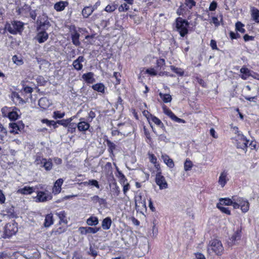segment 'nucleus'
I'll return each mask as SVG.
<instances>
[{"label": "nucleus", "mask_w": 259, "mask_h": 259, "mask_svg": "<svg viewBox=\"0 0 259 259\" xmlns=\"http://www.w3.org/2000/svg\"><path fill=\"white\" fill-rule=\"evenodd\" d=\"M63 180L62 179H58L54 183V185L53 187V193L54 194H58L61 192V186L63 184Z\"/></svg>", "instance_id": "nucleus-22"}, {"label": "nucleus", "mask_w": 259, "mask_h": 259, "mask_svg": "<svg viewBox=\"0 0 259 259\" xmlns=\"http://www.w3.org/2000/svg\"><path fill=\"white\" fill-rule=\"evenodd\" d=\"M149 158L151 163H153L157 171L160 170V164L157 161V159L154 154L149 153Z\"/></svg>", "instance_id": "nucleus-29"}, {"label": "nucleus", "mask_w": 259, "mask_h": 259, "mask_svg": "<svg viewBox=\"0 0 259 259\" xmlns=\"http://www.w3.org/2000/svg\"><path fill=\"white\" fill-rule=\"evenodd\" d=\"M12 61L14 64L18 66L22 65L24 63L22 58L16 55L12 57Z\"/></svg>", "instance_id": "nucleus-49"}, {"label": "nucleus", "mask_w": 259, "mask_h": 259, "mask_svg": "<svg viewBox=\"0 0 259 259\" xmlns=\"http://www.w3.org/2000/svg\"><path fill=\"white\" fill-rule=\"evenodd\" d=\"M144 134L146 137V142L150 147H152L153 146V141L151 137L150 133L146 128H144Z\"/></svg>", "instance_id": "nucleus-43"}, {"label": "nucleus", "mask_w": 259, "mask_h": 259, "mask_svg": "<svg viewBox=\"0 0 259 259\" xmlns=\"http://www.w3.org/2000/svg\"><path fill=\"white\" fill-rule=\"evenodd\" d=\"M217 207L222 212L229 215L231 214V212L229 208L222 206V205L219 203L217 204Z\"/></svg>", "instance_id": "nucleus-48"}, {"label": "nucleus", "mask_w": 259, "mask_h": 259, "mask_svg": "<svg viewBox=\"0 0 259 259\" xmlns=\"http://www.w3.org/2000/svg\"><path fill=\"white\" fill-rule=\"evenodd\" d=\"M36 81L38 85L40 86H44L46 85L47 83V81L45 80V78L42 76H38L36 79Z\"/></svg>", "instance_id": "nucleus-54"}, {"label": "nucleus", "mask_w": 259, "mask_h": 259, "mask_svg": "<svg viewBox=\"0 0 259 259\" xmlns=\"http://www.w3.org/2000/svg\"><path fill=\"white\" fill-rule=\"evenodd\" d=\"M93 12L92 7H86L82 11V14L83 16H89Z\"/></svg>", "instance_id": "nucleus-51"}, {"label": "nucleus", "mask_w": 259, "mask_h": 259, "mask_svg": "<svg viewBox=\"0 0 259 259\" xmlns=\"http://www.w3.org/2000/svg\"><path fill=\"white\" fill-rule=\"evenodd\" d=\"M26 82L25 80H22L21 81V84L22 87L20 92L23 94H29L30 96H31V93L33 92L32 88L26 85Z\"/></svg>", "instance_id": "nucleus-26"}, {"label": "nucleus", "mask_w": 259, "mask_h": 259, "mask_svg": "<svg viewBox=\"0 0 259 259\" xmlns=\"http://www.w3.org/2000/svg\"><path fill=\"white\" fill-rule=\"evenodd\" d=\"M237 198V196L236 195L233 196L231 198L228 197L222 198L220 199V203L219 204L228 206L231 205L234 209V207H237V203H236Z\"/></svg>", "instance_id": "nucleus-15"}, {"label": "nucleus", "mask_w": 259, "mask_h": 259, "mask_svg": "<svg viewBox=\"0 0 259 259\" xmlns=\"http://www.w3.org/2000/svg\"><path fill=\"white\" fill-rule=\"evenodd\" d=\"M82 78L87 83H93L95 81V79L94 78V74L92 72H89L86 73H84L82 75Z\"/></svg>", "instance_id": "nucleus-24"}, {"label": "nucleus", "mask_w": 259, "mask_h": 259, "mask_svg": "<svg viewBox=\"0 0 259 259\" xmlns=\"http://www.w3.org/2000/svg\"><path fill=\"white\" fill-rule=\"evenodd\" d=\"M196 79L197 80V82L203 88H206L207 87V84L204 81V80L199 77H196Z\"/></svg>", "instance_id": "nucleus-61"}, {"label": "nucleus", "mask_w": 259, "mask_h": 259, "mask_svg": "<svg viewBox=\"0 0 259 259\" xmlns=\"http://www.w3.org/2000/svg\"><path fill=\"white\" fill-rule=\"evenodd\" d=\"M117 169V175H116V176L118 177L119 179V182L120 183V184L121 185L127 183V180L125 176H124V175L121 171L119 170L118 168Z\"/></svg>", "instance_id": "nucleus-42"}, {"label": "nucleus", "mask_w": 259, "mask_h": 259, "mask_svg": "<svg viewBox=\"0 0 259 259\" xmlns=\"http://www.w3.org/2000/svg\"><path fill=\"white\" fill-rule=\"evenodd\" d=\"M192 162L188 159H187L184 163V169L185 171L190 170L193 167Z\"/></svg>", "instance_id": "nucleus-53"}, {"label": "nucleus", "mask_w": 259, "mask_h": 259, "mask_svg": "<svg viewBox=\"0 0 259 259\" xmlns=\"http://www.w3.org/2000/svg\"><path fill=\"white\" fill-rule=\"evenodd\" d=\"M84 60L83 56H80L76 60H74L72 63L74 69L77 71L81 70L83 68L82 63L84 62Z\"/></svg>", "instance_id": "nucleus-18"}, {"label": "nucleus", "mask_w": 259, "mask_h": 259, "mask_svg": "<svg viewBox=\"0 0 259 259\" xmlns=\"http://www.w3.org/2000/svg\"><path fill=\"white\" fill-rule=\"evenodd\" d=\"M50 24L49 22H45L43 23H40L37 27V32L36 39L40 44L45 42L49 38V35L46 32V30L50 27Z\"/></svg>", "instance_id": "nucleus-4"}, {"label": "nucleus", "mask_w": 259, "mask_h": 259, "mask_svg": "<svg viewBox=\"0 0 259 259\" xmlns=\"http://www.w3.org/2000/svg\"><path fill=\"white\" fill-rule=\"evenodd\" d=\"M34 191L35 189L33 187L24 186L23 188L18 189L17 193L22 195H30Z\"/></svg>", "instance_id": "nucleus-25"}, {"label": "nucleus", "mask_w": 259, "mask_h": 259, "mask_svg": "<svg viewBox=\"0 0 259 259\" xmlns=\"http://www.w3.org/2000/svg\"><path fill=\"white\" fill-rule=\"evenodd\" d=\"M244 25L240 21H238L235 24V30L240 32L242 33H244L246 31L244 28Z\"/></svg>", "instance_id": "nucleus-46"}, {"label": "nucleus", "mask_w": 259, "mask_h": 259, "mask_svg": "<svg viewBox=\"0 0 259 259\" xmlns=\"http://www.w3.org/2000/svg\"><path fill=\"white\" fill-rule=\"evenodd\" d=\"M10 133L13 134H17L24 129L25 125L22 121H18L16 122H11L9 124Z\"/></svg>", "instance_id": "nucleus-11"}, {"label": "nucleus", "mask_w": 259, "mask_h": 259, "mask_svg": "<svg viewBox=\"0 0 259 259\" xmlns=\"http://www.w3.org/2000/svg\"><path fill=\"white\" fill-rule=\"evenodd\" d=\"M12 108L8 107L7 106L2 108L1 111L3 116L4 117H8L9 116V112L11 111Z\"/></svg>", "instance_id": "nucleus-56"}, {"label": "nucleus", "mask_w": 259, "mask_h": 259, "mask_svg": "<svg viewBox=\"0 0 259 259\" xmlns=\"http://www.w3.org/2000/svg\"><path fill=\"white\" fill-rule=\"evenodd\" d=\"M36 193L37 195L34 199L36 202H45L53 198L52 193L47 189H45L44 191H36Z\"/></svg>", "instance_id": "nucleus-6"}, {"label": "nucleus", "mask_w": 259, "mask_h": 259, "mask_svg": "<svg viewBox=\"0 0 259 259\" xmlns=\"http://www.w3.org/2000/svg\"><path fill=\"white\" fill-rule=\"evenodd\" d=\"M236 203H237V207H234V209L240 208L242 213L247 212L250 207V204L249 201L245 198L237 196Z\"/></svg>", "instance_id": "nucleus-9"}, {"label": "nucleus", "mask_w": 259, "mask_h": 259, "mask_svg": "<svg viewBox=\"0 0 259 259\" xmlns=\"http://www.w3.org/2000/svg\"><path fill=\"white\" fill-rule=\"evenodd\" d=\"M67 127L68 133L74 134L75 133L76 128H77V123L75 122L69 123Z\"/></svg>", "instance_id": "nucleus-47"}, {"label": "nucleus", "mask_w": 259, "mask_h": 259, "mask_svg": "<svg viewBox=\"0 0 259 259\" xmlns=\"http://www.w3.org/2000/svg\"><path fill=\"white\" fill-rule=\"evenodd\" d=\"M16 109L17 108L15 107L14 109L12 108L11 111L9 112V116L7 118H8L11 121H15L19 117L18 114L16 111Z\"/></svg>", "instance_id": "nucleus-39"}, {"label": "nucleus", "mask_w": 259, "mask_h": 259, "mask_svg": "<svg viewBox=\"0 0 259 259\" xmlns=\"http://www.w3.org/2000/svg\"><path fill=\"white\" fill-rule=\"evenodd\" d=\"M117 8V6L114 4L109 5L106 6L105 9V10L108 12H111L114 11Z\"/></svg>", "instance_id": "nucleus-60"}, {"label": "nucleus", "mask_w": 259, "mask_h": 259, "mask_svg": "<svg viewBox=\"0 0 259 259\" xmlns=\"http://www.w3.org/2000/svg\"><path fill=\"white\" fill-rule=\"evenodd\" d=\"M79 34L76 31L71 34L72 42L75 46H79L80 44L79 40Z\"/></svg>", "instance_id": "nucleus-38"}, {"label": "nucleus", "mask_w": 259, "mask_h": 259, "mask_svg": "<svg viewBox=\"0 0 259 259\" xmlns=\"http://www.w3.org/2000/svg\"><path fill=\"white\" fill-rule=\"evenodd\" d=\"M241 75L240 77L243 80H246L251 75V71L247 68L245 66H243L240 70Z\"/></svg>", "instance_id": "nucleus-23"}, {"label": "nucleus", "mask_w": 259, "mask_h": 259, "mask_svg": "<svg viewBox=\"0 0 259 259\" xmlns=\"http://www.w3.org/2000/svg\"><path fill=\"white\" fill-rule=\"evenodd\" d=\"M242 235V231L241 229H238L232 236L230 238V240L232 244H235V242L240 240Z\"/></svg>", "instance_id": "nucleus-27"}, {"label": "nucleus", "mask_w": 259, "mask_h": 259, "mask_svg": "<svg viewBox=\"0 0 259 259\" xmlns=\"http://www.w3.org/2000/svg\"><path fill=\"white\" fill-rule=\"evenodd\" d=\"M162 157L164 162L168 167L173 168L175 166V164L172 159L170 158L168 155L166 154L162 155Z\"/></svg>", "instance_id": "nucleus-36"}, {"label": "nucleus", "mask_w": 259, "mask_h": 259, "mask_svg": "<svg viewBox=\"0 0 259 259\" xmlns=\"http://www.w3.org/2000/svg\"><path fill=\"white\" fill-rule=\"evenodd\" d=\"M23 23L20 21H13L11 23L7 22L5 24V28L10 33L16 34L22 32L23 30Z\"/></svg>", "instance_id": "nucleus-5"}, {"label": "nucleus", "mask_w": 259, "mask_h": 259, "mask_svg": "<svg viewBox=\"0 0 259 259\" xmlns=\"http://www.w3.org/2000/svg\"><path fill=\"white\" fill-rule=\"evenodd\" d=\"M175 27L181 37H185L189 32L190 23L182 17H177L175 20Z\"/></svg>", "instance_id": "nucleus-3"}, {"label": "nucleus", "mask_w": 259, "mask_h": 259, "mask_svg": "<svg viewBox=\"0 0 259 259\" xmlns=\"http://www.w3.org/2000/svg\"><path fill=\"white\" fill-rule=\"evenodd\" d=\"M235 140L236 147L238 149H241L247 151L249 140L243 134H239L234 138Z\"/></svg>", "instance_id": "nucleus-7"}, {"label": "nucleus", "mask_w": 259, "mask_h": 259, "mask_svg": "<svg viewBox=\"0 0 259 259\" xmlns=\"http://www.w3.org/2000/svg\"><path fill=\"white\" fill-rule=\"evenodd\" d=\"M99 223L97 217L91 216L87 220V224L90 226H96Z\"/></svg>", "instance_id": "nucleus-41"}, {"label": "nucleus", "mask_w": 259, "mask_h": 259, "mask_svg": "<svg viewBox=\"0 0 259 259\" xmlns=\"http://www.w3.org/2000/svg\"><path fill=\"white\" fill-rule=\"evenodd\" d=\"M100 230V227H80L78 230L81 235L95 234Z\"/></svg>", "instance_id": "nucleus-16"}, {"label": "nucleus", "mask_w": 259, "mask_h": 259, "mask_svg": "<svg viewBox=\"0 0 259 259\" xmlns=\"http://www.w3.org/2000/svg\"><path fill=\"white\" fill-rule=\"evenodd\" d=\"M56 215L59 219L58 223L59 225H61L62 224L67 225L68 220L67 219V213L65 210H61L59 212H57L56 213Z\"/></svg>", "instance_id": "nucleus-20"}, {"label": "nucleus", "mask_w": 259, "mask_h": 259, "mask_svg": "<svg viewBox=\"0 0 259 259\" xmlns=\"http://www.w3.org/2000/svg\"><path fill=\"white\" fill-rule=\"evenodd\" d=\"M79 120L77 123V130L79 132L85 134L90 129V123L84 117L80 118Z\"/></svg>", "instance_id": "nucleus-13"}, {"label": "nucleus", "mask_w": 259, "mask_h": 259, "mask_svg": "<svg viewBox=\"0 0 259 259\" xmlns=\"http://www.w3.org/2000/svg\"><path fill=\"white\" fill-rule=\"evenodd\" d=\"M91 201L94 204L98 203L100 205H105L107 204L106 201L104 198H100L98 195H94L91 197Z\"/></svg>", "instance_id": "nucleus-32"}, {"label": "nucleus", "mask_w": 259, "mask_h": 259, "mask_svg": "<svg viewBox=\"0 0 259 259\" xmlns=\"http://www.w3.org/2000/svg\"><path fill=\"white\" fill-rule=\"evenodd\" d=\"M57 122L58 124L62 125L65 127H67L69 124L66 119L57 120Z\"/></svg>", "instance_id": "nucleus-62"}, {"label": "nucleus", "mask_w": 259, "mask_h": 259, "mask_svg": "<svg viewBox=\"0 0 259 259\" xmlns=\"http://www.w3.org/2000/svg\"><path fill=\"white\" fill-rule=\"evenodd\" d=\"M65 113L64 112H61L60 111H55L53 112V117L55 119L62 118L64 117Z\"/></svg>", "instance_id": "nucleus-55"}, {"label": "nucleus", "mask_w": 259, "mask_h": 259, "mask_svg": "<svg viewBox=\"0 0 259 259\" xmlns=\"http://www.w3.org/2000/svg\"><path fill=\"white\" fill-rule=\"evenodd\" d=\"M251 16H259V10L254 7H251Z\"/></svg>", "instance_id": "nucleus-64"}, {"label": "nucleus", "mask_w": 259, "mask_h": 259, "mask_svg": "<svg viewBox=\"0 0 259 259\" xmlns=\"http://www.w3.org/2000/svg\"><path fill=\"white\" fill-rule=\"evenodd\" d=\"M158 95L164 103H170L172 101V97L169 94H163L160 92Z\"/></svg>", "instance_id": "nucleus-34"}, {"label": "nucleus", "mask_w": 259, "mask_h": 259, "mask_svg": "<svg viewBox=\"0 0 259 259\" xmlns=\"http://www.w3.org/2000/svg\"><path fill=\"white\" fill-rule=\"evenodd\" d=\"M54 215L52 212L47 214L45 215V221L44 223V226L45 228H49L54 223Z\"/></svg>", "instance_id": "nucleus-19"}, {"label": "nucleus", "mask_w": 259, "mask_h": 259, "mask_svg": "<svg viewBox=\"0 0 259 259\" xmlns=\"http://www.w3.org/2000/svg\"><path fill=\"white\" fill-rule=\"evenodd\" d=\"M18 224L13 221L12 223H7L4 229V234L6 237L10 238L18 232Z\"/></svg>", "instance_id": "nucleus-8"}, {"label": "nucleus", "mask_w": 259, "mask_h": 259, "mask_svg": "<svg viewBox=\"0 0 259 259\" xmlns=\"http://www.w3.org/2000/svg\"><path fill=\"white\" fill-rule=\"evenodd\" d=\"M7 128L0 123V140L4 141V139L7 137Z\"/></svg>", "instance_id": "nucleus-44"}, {"label": "nucleus", "mask_w": 259, "mask_h": 259, "mask_svg": "<svg viewBox=\"0 0 259 259\" xmlns=\"http://www.w3.org/2000/svg\"><path fill=\"white\" fill-rule=\"evenodd\" d=\"M150 119L156 125L161 128L162 129L165 130V127L162 121L156 116L150 114Z\"/></svg>", "instance_id": "nucleus-30"}, {"label": "nucleus", "mask_w": 259, "mask_h": 259, "mask_svg": "<svg viewBox=\"0 0 259 259\" xmlns=\"http://www.w3.org/2000/svg\"><path fill=\"white\" fill-rule=\"evenodd\" d=\"M229 36L232 40L236 39L240 37V35L236 32L231 31L229 32Z\"/></svg>", "instance_id": "nucleus-59"}, {"label": "nucleus", "mask_w": 259, "mask_h": 259, "mask_svg": "<svg viewBox=\"0 0 259 259\" xmlns=\"http://www.w3.org/2000/svg\"><path fill=\"white\" fill-rule=\"evenodd\" d=\"M84 184L94 186L98 189L100 188V185L99 184L97 180L94 179L90 180L88 182H84Z\"/></svg>", "instance_id": "nucleus-57"}, {"label": "nucleus", "mask_w": 259, "mask_h": 259, "mask_svg": "<svg viewBox=\"0 0 259 259\" xmlns=\"http://www.w3.org/2000/svg\"><path fill=\"white\" fill-rule=\"evenodd\" d=\"M112 224L111 219L108 217L103 219L102 222V227L104 230H108L110 228Z\"/></svg>", "instance_id": "nucleus-35"}, {"label": "nucleus", "mask_w": 259, "mask_h": 259, "mask_svg": "<svg viewBox=\"0 0 259 259\" xmlns=\"http://www.w3.org/2000/svg\"><path fill=\"white\" fill-rule=\"evenodd\" d=\"M165 60L163 58H158L156 60L155 66L154 68L150 67L147 69L145 68H142L141 69L140 73L139 75V78H140L141 76L144 77V75L148 74L150 76H155L157 75L159 76H166L174 77V75L172 74L169 73L167 71H163L164 69L165 66Z\"/></svg>", "instance_id": "nucleus-1"}, {"label": "nucleus", "mask_w": 259, "mask_h": 259, "mask_svg": "<svg viewBox=\"0 0 259 259\" xmlns=\"http://www.w3.org/2000/svg\"><path fill=\"white\" fill-rule=\"evenodd\" d=\"M163 112L168 116L172 120L178 122L184 123L186 122L185 120L183 119L178 117L172 112L169 109L165 104L161 106Z\"/></svg>", "instance_id": "nucleus-10"}, {"label": "nucleus", "mask_w": 259, "mask_h": 259, "mask_svg": "<svg viewBox=\"0 0 259 259\" xmlns=\"http://www.w3.org/2000/svg\"><path fill=\"white\" fill-rule=\"evenodd\" d=\"M170 70L178 76L182 77L185 75V71L183 68L177 67L174 65L169 66Z\"/></svg>", "instance_id": "nucleus-31"}, {"label": "nucleus", "mask_w": 259, "mask_h": 259, "mask_svg": "<svg viewBox=\"0 0 259 259\" xmlns=\"http://www.w3.org/2000/svg\"><path fill=\"white\" fill-rule=\"evenodd\" d=\"M41 122L43 123H46L49 126H53L54 129L57 128L58 127L57 125V121H55L54 120H50L48 119H43L41 120Z\"/></svg>", "instance_id": "nucleus-45"}, {"label": "nucleus", "mask_w": 259, "mask_h": 259, "mask_svg": "<svg viewBox=\"0 0 259 259\" xmlns=\"http://www.w3.org/2000/svg\"><path fill=\"white\" fill-rule=\"evenodd\" d=\"M92 88L95 91L98 92L104 93L105 85L103 83H97L92 86Z\"/></svg>", "instance_id": "nucleus-37"}, {"label": "nucleus", "mask_w": 259, "mask_h": 259, "mask_svg": "<svg viewBox=\"0 0 259 259\" xmlns=\"http://www.w3.org/2000/svg\"><path fill=\"white\" fill-rule=\"evenodd\" d=\"M207 251L209 254L214 253L217 256H221L224 251L222 242L218 239H212L209 241L207 247Z\"/></svg>", "instance_id": "nucleus-2"}, {"label": "nucleus", "mask_w": 259, "mask_h": 259, "mask_svg": "<svg viewBox=\"0 0 259 259\" xmlns=\"http://www.w3.org/2000/svg\"><path fill=\"white\" fill-rule=\"evenodd\" d=\"M96 117V113L94 111L91 110L88 113V116L85 119L88 121L90 123L91 122L93 119Z\"/></svg>", "instance_id": "nucleus-58"}, {"label": "nucleus", "mask_w": 259, "mask_h": 259, "mask_svg": "<svg viewBox=\"0 0 259 259\" xmlns=\"http://www.w3.org/2000/svg\"><path fill=\"white\" fill-rule=\"evenodd\" d=\"M211 20L210 21V23H213L215 27H218L220 23H222L223 24V17H220V20H219V17H211Z\"/></svg>", "instance_id": "nucleus-52"}, {"label": "nucleus", "mask_w": 259, "mask_h": 259, "mask_svg": "<svg viewBox=\"0 0 259 259\" xmlns=\"http://www.w3.org/2000/svg\"><path fill=\"white\" fill-rule=\"evenodd\" d=\"M66 4H67V3L66 2H60L58 3H57L54 5V8L57 11H61L65 8V7L66 6Z\"/></svg>", "instance_id": "nucleus-50"}, {"label": "nucleus", "mask_w": 259, "mask_h": 259, "mask_svg": "<svg viewBox=\"0 0 259 259\" xmlns=\"http://www.w3.org/2000/svg\"><path fill=\"white\" fill-rule=\"evenodd\" d=\"M120 193V190L119 187L116 184L115 188L113 189V194L115 196H118Z\"/></svg>", "instance_id": "nucleus-63"}, {"label": "nucleus", "mask_w": 259, "mask_h": 259, "mask_svg": "<svg viewBox=\"0 0 259 259\" xmlns=\"http://www.w3.org/2000/svg\"><path fill=\"white\" fill-rule=\"evenodd\" d=\"M38 105L43 109H47L50 106L49 100L46 98H41L38 101Z\"/></svg>", "instance_id": "nucleus-33"}, {"label": "nucleus", "mask_w": 259, "mask_h": 259, "mask_svg": "<svg viewBox=\"0 0 259 259\" xmlns=\"http://www.w3.org/2000/svg\"><path fill=\"white\" fill-rule=\"evenodd\" d=\"M104 140V142L106 143L110 156L111 157L114 156V151L116 149V145L108 138H105Z\"/></svg>", "instance_id": "nucleus-21"}, {"label": "nucleus", "mask_w": 259, "mask_h": 259, "mask_svg": "<svg viewBox=\"0 0 259 259\" xmlns=\"http://www.w3.org/2000/svg\"><path fill=\"white\" fill-rule=\"evenodd\" d=\"M46 160V158L43 157L42 154L41 153L38 152L34 156V163L35 165H42L44 163V161Z\"/></svg>", "instance_id": "nucleus-28"}, {"label": "nucleus", "mask_w": 259, "mask_h": 259, "mask_svg": "<svg viewBox=\"0 0 259 259\" xmlns=\"http://www.w3.org/2000/svg\"><path fill=\"white\" fill-rule=\"evenodd\" d=\"M41 166L44 167L47 171L50 170L53 167L52 159L51 158H49L48 159H46V160L44 161Z\"/></svg>", "instance_id": "nucleus-40"}, {"label": "nucleus", "mask_w": 259, "mask_h": 259, "mask_svg": "<svg viewBox=\"0 0 259 259\" xmlns=\"http://www.w3.org/2000/svg\"><path fill=\"white\" fill-rule=\"evenodd\" d=\"M228 176V173L225 170H223L220 174V176L219 178L218 183L221 186L222 188L225 187V186L229 180Z\"/></svg>", "instance_id": "nucleus-17"}, {"label": "nucleus", "mask_w": 259, "mask_h": 259, "mask_svg": "<svg viewBox=\"0 0 259 259\" xmlns=\"http://www.w3.org/2000/svg\"><path fill=\"white\" fill-rule=\"evenodd\" d=\"M155 182L159 186L160 189H164L167 188L168 185L164 176L162 175L161 170L157 171L155 177Z\"/></svg>", "instance_id": "nucleus-12"}, {"label": "nucleus", "mask_w": 259, "mask_h": 259, "mask_svg": "<svg viewBox=\"0 0 259 259\" xmlns=\"http://www.w3.org/2000/svg\"><path fill=\"white\" fill-rule=\"evenodd\" d=\"M67 228L68 226L66 224H62L61 225H59L57 223L56 227L52 230L51 234L55 236H58L65 233L67 231Z\"/></svg>", "instance_id": "nucleus-14"}]
</instances>
